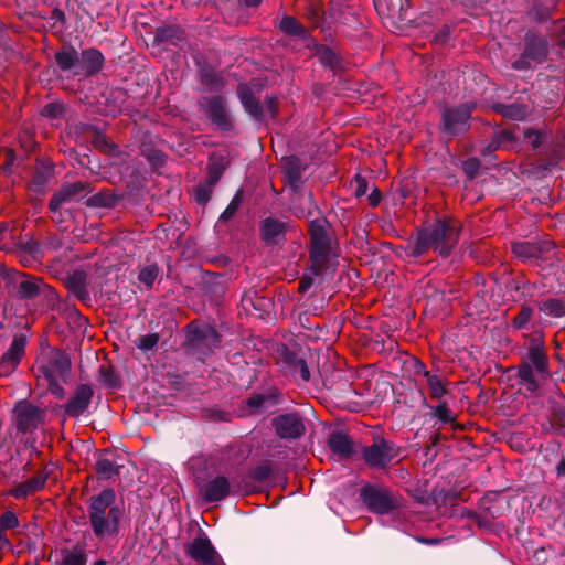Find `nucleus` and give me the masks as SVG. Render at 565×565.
I'll list each match as a JSON object with an SVG mask.
<instances>
[{"label":"nucleus","instance_id":"obj_1","mask_svg":"<svg viewBox=\"0 0 565 565\" xmlns=\"http://www.w3.org/2000/svg\"><path fill=\"white\" fill-rule=\"evenodd\" d=\"M87 513L92 531L96 537H113L119 533L124 510L116 504L114 489L106 488L98 494L92 495L87 500Z\"/></svg>","mask_w":565,"mask_h":565},{"label":"nucleus","instance_id":"obj_2","mask_svg":"<svg viewBox=\"0 0 565 565\" xmlns=\"http://www.w3.org/2000/svg\"><path fill=\"white\" fill-rule=\"evenodd\" d=\"M548 375V362L544 350V342L542 337L537 335L530 341L526 361L519 365L518 377L529 392L534 393L540 387L537 379H546Z\"/></svg>","mask_w":565,"mask_h":565},{"label":"nucleus","instance_id":"obj_3","mask_svg":"<svg viewBox=\"0 0 565 565\" xmlns=\"http://www.w3.org/2000/svg\"><path fill=\"white\" fill-rule=\"evenodd\" d=\"M476 102H467L454 106H445L440 110V131L447 137H457L470 129V120Z\"/></svg>","mask_w":565,"mask_h":565},{"label":"nucleus","instance_id":"obj_4","mask_svg":"<svg viewBox=\"0 0 565 565\" xmlns=\"http://www.w3.org/2000/svg\"><path fill=\"white\" fill-rule=\"evenodd\" d=\"M461 224L459 221L447 217L436 221L426 231L431 239L433 249L441 257H448L458 244Z\"/></svg>","mask_w":565,"mask_h":565},{"label":"nucleus","instance_id":"obj_5","mask_svg":"<svg viewBox=\"0 0 565 565\" xmlns=\"http://www.w3.org/2000/svg\"><path fill=\"white\" fill-rule=\"evenodd\" d=\"M360 498L369 511L376 514H388L402 507L401 497L382 486L365 484L360 490Z\"/></svg>","mask_w":565,"mask_h":565},{"label":"nucleus","instance_id":"obj_6","mask_svg":"<svg viewBox=\"0 0 565 565\" xmlns=\"http://www.w3.org/2000/svg\"><path fill=\"white\" fill-rule=\"evenodd\" d=\"M399 454L401 448L383 437L375 438L372 445L362 449V458L373 469H386Z\"/></svg>","mask_w":565,"mask_h":565},{"label":"nucleus","instance_id":"obj_7","mask_svg":"<svg viewBox=\"0 0 565 565\" xmlns=\"http://www.w3.org/2000/svg\"><path fill=\"white\" fill-rule=\"evenodd\" d=\"M554 244L547 239L514 242L511 245L512 254L522 263L539 265L550 258Z\"/></svg>","mask_w":565,"mask_h":565},{"label":"nucleus","instance_id":"obj_8","mask_svg":"<svg viewBox=\"0 0 565 565\" xmlns=\"http://www.w3.org/2000/svg\"><path fill=\"white\" fill-rule=\"evenodd\" d=\"M186 556L200 565H225L206 534L202 533L184 545Z\"/></svg>","mask_w":565,"mask_h":565},{"label":"nucleus","instance_id":"obj_9","mask_svg":"<svg viewBox=\"0 0 565 565\" xmlns=\"http://www.w3.org/2000/svg\"><path fill=\"white\" fill-rule=\"evenodd\" d=\"M199 495L206 503H214L224 500L231 492L230 480L222 475L209 476L207 478L196 477Z\"/></svg>","mask_w":565,"mask_h":565},{"label":"nucleus","instance_id":"obj_10","mask_svg":"<svg viewBox=\"0 0 565 565\" xmlns=\"http://www.w3.org/2000/svg\"><path fill=\"white\" fill-rule=\"evenodd\" d=\"M15 428L21 434L33 433L44 423L45 412L30 403H19L13 411Z\"/></svg>","mask_w":565,"mask_h":565},{"label":"nucleus","instance_id":"obj_11","mask_svg":"<svg viewBox=\"0 0 565 565\" xmlns=\"http://www.w3.org/2000/svg\"><path fill=\"white\" fill-rule=\"evenodd\" d=\"M271 425L275 434L280 439H299L306 433L303 418L297 412L280 414L274 417Z\"/></svg>","mask_w":565,"mask_h":565},{"label":"nucleus","instance_id":"obj_12","mask_svg":"<svg viewBox=\"0 0 565 565\" xmlns=\"http://www.w3.org/2000/svg\"><path fill=\"white\" fill-rule=\"evenodd\" d=\"M88 186L87 182L82 181L63 184L49 202V210L53 214L52 218L56 220V216H61L60 211L65 203L84 196L88 192Z\"/></svg>","mask_w":565,"mask_h":565},{"label":"nucleus","instance_id":"obj_13","mask_svg":"<svg viewBox=\"0 0 565 565\" xmlns=\"http://www.w3.org/2000/svg\"><path fill=\"white\" fill-rule=\"evenodd\" d=\"M94 397V388L90 384H79L75 387L68 401L61 406L67 417L78 418L84 415Z\"/></svg>","mask_w":565,"mask_h":565},{"label":"nucleus","instance_id":"obj_14","mask_svg":"<svg viewBox=\"0 0 565 565\" xmlns=\"http://www.w3.org/2000/svg\"><path fill=\"white\" fill-rule=\"evenodd\" d=\"M204 113L207 118L222 131L233 129V122L230 118L226 99L222 96H213L204 99Z\"/></svg>","mask_w":565,"mask_h":565},{"label":"nucleus","instance_id":"obj_15","mask_svg":"<svg viewBox=\"0 0 565 565\" xmlns=\"http://www.w3.org/2000/svg\"><path fill=\"white\" fill-rule=\"evenodd\" d=\"M72 362L70 356L60 351H53L47 362L40 366L45 379H61L66 383L71 373Z\"/></svg>","mask_w":565,"mask_h":565},{"label":"nucleus","instance_id":"obj_16","mask_svg":"<svg viewBox=\"0 0 565 565\" xmlns=\"http://www.w3.org/2000/svg\"><path fill=\"white\" fill-rule=\"evenodd\" d=\"M26 345V337L22 333L15 334L9 349L0 359V375L12 373L22 360Z\"/></svg>","mask_w":565,"mask_h":565},{"label":"nucleus","instance_id":"obj_17","mask_svg":"<svg viewBox=\"0 0 565 565\" xmlns=\"http://www.w3.org/2000/svg\"><path fill=\"white\" fill-rule=\"evenodd\" d=\"M118 459L119 456L114 450L104 449L98 452L94 466L98 480H113L119 476V469L122 466Z\"/></svg>","mask_w":565,"mask_h":565},{"label":"nucleus","instance_id":"obj_18","mask_svg":"<svg viewBox=\"0 0 565 565\" xmlns=\"http://www.w3.org/2000/svg\"><path fill=\"white\" fill-rule=\"evenodd\" d=\"M287 223L275 217H266L259 223L260 239L268 246L278 245L286 238Z\"/></svg>","mask_w":565,"mask_h":565},{"label":"nucleus","instance_id":"obj_19","mask_svg":"<svg viewBox=\"0 0 565 565\" xmlns=\"http://www.w3.org/2000/svg\"><path fill=\"white\" fill-rule=\"evenodd\" d=\"M105 63L104 55L97 49H85L78 54V65L75 75L93 76L102 71Z\"/></svg>","mask_w":565,"mask_h":565},{"label":"nucleus","instance_id":"obj_20","mask_svg":"<svg viewBox=\"0 0 565 565\" xmlns=\"http://www.w3.org/2000/svg\"><path fill=\"white\" fill-rule=\"evenodd\" d=\"M279 360L290 371L294 377H299L303 382L310 380V371L307 362L298 352L291 351L284 345Z\"/></svg>","mask_w":565,"mask_h":565},{"label":"nucleus","instance_id":"obj_21","mask_svg":"<svg viewBox=\"0 0 565 565\" xmlns=\"http://www.w3.org/2000/svg\"><path fill=\"white\" fill-rule=\"evenodd\" d=\"M399 249V257L413 259L418 258L429 249H433V243L426 228L418 231L416 237L409 238L407 244Z\"/></svg>","mask_w":565,"mask_h":565},{"label":"nucleus","instance_id":"obj_22","mask_svg":"<svg viewBox=\"0 0 565 565\" xmlns=\"http://www.w3.org/2000/svg\"><path fill=\"white\" fill-rule=\"evenodd\" d=\"M524 41V55L529 56L530 60L535 63H542L546 58L548 52L546 40L533 32H527Z\"/></svg>","mask_w":565,"mask_h":565},{"label":"nucleus","instance_id":"obj_23","mask_svg":"<svg viewBox=\"0 0 565 565\" xmlns=\"http://www.w3.org/2000/svg\"><path fill=\"white\" fill-rule=\"evenodd\" d=\"M328 221L323 216L309 222L310 247L330 248V238L327 232Z\"/></svg>","mask_w":565,"mask_h":565},{"label":"nucleus","instance_id":"obj_24","mask_svg":"<svg viewBox=\"0 0 565 565\" xmlns=\"http://www.w3.org/2000/svg\"><path fill=\"white\" fill-rule=\"evenodd\" d=\"M47 476L45 473H38L36 476L17 483L10 491L9 494L15 499H25L30 494H33L42 490L45 486Z\"/></svg>","mask_w":565,"mask_h":565},{"label":"nucleus","instance_id":"obj_25","mask_svg":"<svg viewBox=\"0 0 565 565\" xmlns=\"http://www.w3.org/2000/svg\"><path fill=\"white\" fill-rule=\"evenodd\" d=\"M327 444L333 454L343 459H349L354 452L351 438L343 431H333L330 434Z\"/></svg>","mask_w":565,"mask_h":565},{"label":"nucleus","instance_id":"obj_26","mask_svg":"<svg viewBox=\"0 0 565 565\" xmlns=\"http://www.w3.org/2000/svg\"><path fill=\"white\" fill-rule=\"evenodd\" d=\"M237 96L245 110L256 120L263 119V108L258 99L254 96L252 88L247 84L237 86Z\"/></svg>","mask_w":565,"mask_h":565},{"label":"nucleus","instance_id":"obj_27","mask_svg":"<svg viewBox=\"0 0 565 565\" xmlns=\"http://www.w3.org/2000/svg\"><path fill=\"white\" fill-rule=\"evenodd\" d=\"M280 402V392L277 388H271L265 394H253L244 403L249 414H257L266 404L277 405Z\"/></svg>","mask_w":565,"mask_h":565},{"label":"nucleus","instance_id":"obj_28","mask_svg":"<svg viewBox=\"0 0 565 565\" xmlns=\"http://www.w3.org/2000/svg\"><path fill=\"white\" fill-rule=\"evenodd\" d=\"M330 248H309V267L307 268L312 275L322 276L328 267Z\"/></svg>","mask_w":565,"mask_h":565},{"label":"nucleus","instance_id":"obj_29","mask_svg":"<svg viewBox=\"0 0 565 565\" xmlns=\"http://www.w3.org/2000/svg\"><path fill=\"white\" fill-rule=\"evenodd\" d=\"M66 287L79 299L86 300L89 297L87 290V275L84 270H75L66 277Z\"/></svg>","mask_w":565,"mask_h":565},{"label":"nucleus","instance_id":"obj_30","mask_svg":"<svg viewBox=\"0 0 565 565\" xmlns=\"http://www.w3.org/2000/svg\"><path fill=\"white\" fill-rule=\"evenodd\" d=\"M61 565H86L87 553L84 543H77L72 548H63L60 552Z\"/></svg>","mask_w":565,"mask_h":565},{"label":"nucleus","instance_id":"obj_31","mask_svg":"<svg viewBox=\"0 0 565 565\" xmlns=\"http://www.w3.org/2000/svg\"><path fill=\"white\" fill-rule=\"evenodd\" d=\"M492 109L497 113L503 116L504 118L511 119V120H523L529 113L527 106L520 103H513V104H502L497 103L492 106Z\"/></svg>","mask_w":565,"mask_h":565},{"label":"nucleus","instance_id":"obj_32","mask_svg":"<svg viewBox=\"0 0 565 565\" xmlns=\"http://www.w3.org/2000/svg\"><path fill=\"white\" fill-rule=\"evenodd\" d=\"M22 278L17 285V297L20 299H34L40 294V278L26 277L24 274H20Z\"/></svg>","mask_w":565,"mask_h":565},{"label":"nucleus","instance_id":"obj_33","mask_svg":"<svg viewBox=\"0 0 565 565\" xmlns=\"http://www.w3.org/2000/svg\"><path fill=\"white\" fill-rule=\"evenodd\" d=\"M539 311L547 317L561 318L565 316V298H547L536 302Z\"/></svg>","mask_w":565,"mask_h":565},{"label":"nucleus","instance_id":"obj_34","mask_svg":"<svg viewBox=\"0 0 565 565\" xmlns=\"http://www.w3.org/2000/svg\"><path fill=\"white\" fill-rule=\"evenodd\" d=\"M282 172L289 185L295 189L298 188L302 175L299 158L295 156L288 157L284 163Z\"/></svg>","mask_w":565,"mask_h":565},{"label":"nucleus","instance_id":"obj_35","mask_svg":"<svg viewBox=\"0 0 565 565\" xmlns=\"http://www.w3.org/2000/svg\"><path fill=\"white\" fill-rule=\"evenodd\" d=\"M140 152L152 166L161 167L166 161V154L153 146L149 136L143 137Z\"/></svg>","mask_w":565,"mask_h":565},{"label":"nucleus","instance_id":"obj_36","mask_svg":"<svg viewBox=\"0 0 565 565\" xmlns=\"http://www.w3.org/2000/svg\"><path fill=\"white\" fill-rule=\"evenodd\" d=\"M57 66L66 72L78 65V52L73 46L63 47L54 55Z\"/></svg>","mask_w":565,"mask_h":565},{"label":"nucleus","instance_id":"obj_37","mask_svg":"<svg viewBox=\"0 0 565 565\" xmlns=\"http://www.w3.org/2000/svg\"><path fill=\"white\" fill-rule=\"evenodd\" d=\"M193 340L206 345L210 350L218 345L221 337L218 332L211 326L195 328L193 331Z\"/></svg>","mask_w":565,"mask_h":565},{"label":"nucleus","instance_id":"obj_38","mask_svg":"<svg viewBox=\"0 0 565 565\" xmlns=\"http://www.w3.org/2000/svg\"><path fill=\"white\" fill-rule=\"evenodd\" d=\"M279 29L287 35L306 39L307 29L294 17H284L279 23Z\"/></svg>","mask_w":565,"mask_h":565},{"label":"nucleus","instance_id":"obj_39","mask_svg":"<svg viewBox=\"0 0 565 565\" xmlns=\"http://www.w3.org/2000/svg\"><path fill=\"white\" fill-rule=\"evenodd\" d=\"M419 369L423 372V375L427 380V385L429 390V396L433 399H439L446 393V388L440 380V377L436 374H431L425 369L424 364H419Z\"/></svg>","mask_w":565,"mask_h":565},{"label":"nucleus","instance_id":"obj_40","mask_svg":"<svg viewBox=\"0 0 565 565\" xmlns=\"http://www.w3.org/2000/svg\"><path fill=\"white\" fill-rule=\"evenodd\" d=\"M92 143L94 145V147L96 149H98L99 151H102L106 154H109L113 157L120 156L119 147L117 145H115L113 141H110L105 134H103L98 130H95Z\"/></svg>","mask_w":565,"mask_h":565},{"label":"nucleus","instance_id":"obj_41","mask_svg":"<svg viewBox=\"0 0 565 565\" xmlns=\"http://www.w3.org/2000/svg\"><path fill=\"white\" fill-rule=\"evenodd\" d=\"M154 40L157 42H168L178 45L183 40V32L180 28L174 25L159 28L156 32Z\"/></svg>","mask_w":565,"mask_h":565},{"label":"nucleus","instance_id":"obj_42","mask_svg":"<svg viewBox=\"0 0 565 565\" xmlns=\"http://www.w3.org/2000/svg\"><path fill=\"white\" fill-rule=\"evenodd\" d=\"M201 76V83L210 88L211 90H220L222 89L226 81L222 73L215 72L211 68H204L200 73Z\"/></svg>","mask_w":565,"mask_h":565},{"label":"nucleus","instance_id":"obj_43","mask_svg":"<svg viewBox=\"0 0 565 565\" xmlns=\"http://www.w3.org/2000/svg\"><path fill=\"white\" fill-rule=\"evenodd\" d=\"M315 55L323 66L329 67L330 70H335L340 65L338 54L327 45H317Z\"/></svg>","mask_w":565,"mask_h":565},{"label":"nucleus","instance_id":"obj_44","mask_svg":"<svg viewBox=\"0 0 565 565\" xmlns=\"http://www.w3.org/2000/svg\"><path fill=\"white\" fill-rule=\"evenodd\" d=\"M273 476V465L269 461H265L255 468L250 469L248 472V478L252 480L264 483L268 481Z\"/></svg>","mask_w":565,"mask_h":565},{"label":"nucleus","instance_id":"obj_45","mask_svg":"<svg viewBox=\"0 0 565 565\" xmlns=\"http://www.w3.org/2000/svg\"><path fill=\"white\" fill-rule=\"evenodd\" d=\"M50 178L51 170L49 168L38 169L32 177V181L30 183L31 189L38 193L43 192Z\"/></svg>","mask_w":565,"mask_h":565},{"label":"nucleus","instance_id":"obj_46","mask_svg":"<svg viewBox=\"0 0 565 565\" xmlns=\"http://www.w3.org/2000/svg\"><path fill=\"white\" fill-rule=\"evenodd\" d=\"M159 276V267L156 264L145 266L138 274V280L148 289H151Z\"/></svg>","mask_w":565,"mask_h":565},{"label":"nucleus","instance_id":"obj_47","mask_svg":"<svg viewBox=\"0 0 565 565\" xmlns=\"http://www.w3.org/2000/svg\"><path fill=\"white\" fill-rule=\"evenodd\" d=\"M431 416L438 418L443 424L452 423L456 418L454 412L448 407L446 403H440L436 407L431 408Z\"/></svg>","mask_w":565,"mask_h":565},{"label":"nucleus","instance_id":"obj_48","mask_svg":"<svg viewBox=\"0 0 565 565\" xmlns=\"http://www.w3.org/2000/svg\"><path fill=\"white\" fill-rule=\"evenodd\" d=\"M242 202H243V193H242V191H238L233 196V199L231 200L230 204L224 210V212L221 214L220 220L223 222H227L231 218H233L235 216V214L237 213Z\"/></svg>","mask_w":565,"mask_h":565},{"label":"nucleus","instance_id":"obj_49","mask_svg":"<svg viewBox=\"0 0 565 565\" xmlns=\"http://www.w3.org/2000/svg\"><path fill=\"white\" fill-rule=\"evenodd\" d=\"M302 204L305 206L295 207V215L297 217H310L313 215L315 211H318V206L313 200V195L309 193L306 198H303Z\"/></svg>","mask_w":565,"mask_h":565},{"label":"nucleus","instance_id":"obj_50","mask_svg":"<svg viewBox=\"0 0 565 565\" xmlns=\"http://www.w3.org/2000/svg\"><path fill=\"white\" fill-rule=\"evenodd\" d=\"M159 341H160V335L158 333H149V334L139 337L135 341V344L138 349L146 352V351L153 350L158 345Z\"/></svg>","mask_w":565,"mask_h":565},{"label":"nucleus","instance_id":"obj_51","mask_svg":"<svg viewBox=\"0 0 565 565\" xmlns=\"http://www.w3.org/2000/svg\"><path fill=\"white\" fill-rule=\"evenodd\" d=\"M533 316V309L523 305L520 312L512 319V327L516 330L525 328Z\"/></svg>","mask_w":565,"mask_h":565},{"label":"nucleus","instance_id":"obj_52","mask_svg":"<svg viewBox=\"0 0 565 565\" xmlns=\"http://www.w3.org/2000/svg\"><path fill=\"white\" fill-rule=\"evenodd\" d=\"M19 519L12 511L7 510L0 515V532L14 530L19 526Z\"/></svg>","mask_w":565,"mask_h":565},{"label":"nucleus","instance_id":"obj_53","mask_svg":"<svg viewBox=\"0 0 565 565\" xmlns=\"http://www.w3.org/2000/svg\"><path fill=\"white\" fill-rule=\"evenodd\" d=\"M223 166L220 162H210L207 164V175L205 182L215 186L223 174Z\"/></svg>","mask_w":565,"mask_h":565},{"label":"nucleus","instance_id":"obj_54","mask_svg":"<svg viewBox=\"0 0 565 565\" xmlns=\"http://www.w3.org/2000/svg\"><path fill=\"white\" fill-rule=\"evenodd\" d=\"M213 185H210L209 183L199 184L195 188V201L200 205H205L212 195L213 192Z\"/></svg>","mask_w":565,"mask_h":565},{"label":"nucleus","instance_id":"obj_55","mask_svg":"<svg viewBox=\"0 0 565 565\" xmlns=\"http://www.w3.org/2000/svg\"><path fill=\"white\" fill-rule=\"evenodd\" d=\"M64 111L63 104L50 103L42 108L41 115L51 119H57L64 115Z\"/></svg>","mask_w":565,"mask_h":565},{"label":"nucleus","instance_id":"obj_56","mask_svg":"<svg viewBox=\"0 0 565 565\" xmlns=\"http://www.w3.org/2000/svg\"><path fill=\"white\" fill-rule=\"evenodd\" d=\"M351 188L355 198H361L366 194L369 189L367 180L361 174H356L351 181Z\"/></svg>","mask_w":565,"mask_h":565},{"label":"nucleus","instance_id":"obj_57","mask_svg":"<svg viewBox=\"0 0 565 565\" xmlns=\"http://www.w3.org/2000/svg\"><path fill=\"white\" fill-rule=\"evenodd\" d=\"M99 376L106 386H108V387H117L118 386V379L115 375V372L110 366L102 365L99 367Z\"/></svg>","mask_w":565,"mask_h":565},{"label":"nucleus","instance_id":"obj_58","mask_svg":"<svg viewBox=\"0 0 565 565\" xmlns=\"http://www.w3.org/2000/svg\"><path fill=\"white\" fill-rule=\"evenodd\" d=\"M480 168L481 163L477 158H469L462 162V170L470 180L478 175Z\"/></svg>","mask_w":565,"mask_h":565},{"label":"nucleus","instance_id":"obj_59","mask_svg":"<svg viewBox=\"0 0 565 565\" xmlns=\"http://www.w3.org/2000/svg\"><path fill=\"white\" fill-rule=\"evenodd\" d=\"M46 381L49 382V391L52 395L60 399L65 397V390L60 383L62 382L61 379H46Z\"/></svg>","mask_w":565,"mask_h":565},{"label":"nucleus","instance_id":"obj_60","mask_svg":"<svg viewBox=\"0 0 565 565\" xmlns=\"http://www.w3.org/2000/svg\"><path fill=\"white\" fill-rule=\"evenodd\" d=\"M315 275H312L308 269L303 273L302 277L300 278L298 291L300 294L307 292L315 282Z\"/></svg>","mask_w":565,"mask_h":565},{"label":"nucleus","instance_id":"obj_61","mask_svg":"<svg viewBox=\"0 0 565 565\" xmlns=\"http://www.w3.org/2000/svg\"><path fill=\"white\" fill-rule=\"evenodd\" d=\"M451 33V28L449 25H443L434 35V42L438 44H445Z\"/></svg>","mask_w":565,"mask_h":565},{"label":"nucleus","instance_id":"obj_62","mask_svg":"<svg viewBox=\"0 0 565 565\" xmlns=\"http://www.w3.org/2000/svg\"><path fill=\"white\" fill-rule=\"evenodd\" d=\"M501 147L512 142L514 140V136L510 130H501L493 136Z\"/></svg>","mask_w":565,"mask_h":565},{"label":"nucleus","instance_id":"obj_63","mask_svg":"<svg viewBox=\"0 0 565 565\" xmlns=\"http://www.w3.org/2000/svg\"><path fill=\"white\" fill-rule=\"evenodd\" d=\"M530 14L535 21L539 22L545 21L551 15L548 9H540L537 7L533 8Z\"/></svg>","mask_w":565,"mask_h":565},{"label":"nucleus","instance_id":"obj_64","mask_svg":"<svg viewBox=\"0 0 565 565\" xmlns=\"http://www.w3.org/2000/svg\"><path fill=\"white\" fill-rule=\"evenodd\" d=\"M382 200V193L377 188H374L367 196L369 204L373 207L377 206Z\"/></svg>","mask_w":565,"mask_h":565}]
</instances>
